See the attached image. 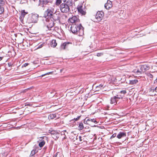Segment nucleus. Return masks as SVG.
Listing matches in <instances>:
<instances>
[{"instance_id":"nucleus-1","label":"nucleus","mask_w":157,"mask_h":157,"mask_svg":"<svg viewBox=\"0 0 157 157\" xmlns=\"http://www.w3.org/2000/svg\"><path fill=\"white\" fill-rule=\"evenodd\" d=\"M63 3L60 5L59 9L61 12L63 13H66L70 11V6L73 4L72 0H64Z\"/></svg>"},{"instance_id":"nucleus-45","label":"nucleus","mask_w":157,"mask_h":157,"mask_svg":"<svg viewBox=\"0 0 157 157\" xmlns=\"http://www.w3.org/2000/svg\"><path fill=\"white\" fill-rule=\"evenodd\" d=\"M3 58V57H0V61H1V60H2Z\"/></svg>"},{"instance_id":"nucleus-11","label":"nucleus","mask_w":157,"mask_h":157,"mask_svg":"<svg viewBox=\"0 0 157 157\" xmlns=\"http://www.w3.org/2000/svg\"><path fill=\"white\" fill-rule=\"evenodd\" d=\"M118 97L117 95L112 97L110 99V103L111 104L115 105L117 103V101L118 100Z\"/></svg>"},{"instance_id":"nucleus-39","label":"nucleus","mask_w":157,"mask_h":157,"mask_svg":"<svg viewBox=\"0 0 157 157\" xmlns=\"http://www.w3.org/2000/svg\"><path fill=\"white\" fill-rule=\"evenodd\" d=\"M43 45H44L43 44H41L39 45L38 47V48H42L43 47Z\"/></svg>"},{"instance_id":"nucleus-48","label":"nucleus","mask_w":157,"mask_h":157,"mask_svg":"<svg viewBox=\"0 0 157 157\" xmlns=\"http://www.w3.org/2000/svg\"><path fill=\"white\" fill-rule=\"evenodd\" d=\"M74 136H75L76 135H74Z\"/></svg>"},{"instance_id":"nucleus-25","label":"nucleus","mask_w":157,"mask_h":157,"mask_svg":"<svg viewBox=\"0 0 157 157\" xmlns=\"http://www.w3.org/2000/svg\"><path fill=\"white\" fill-rule=\"evenodd\" d=\"M78 127L80 130H82L83 128V125L82 123H80L79 124Z\"/></svg>"},{"instance_id":"nucleus-33","label":"nucleus","mask_w":157,"mask_h":157,"mask_svg":"<svg viewBox=\"0 0 157 157\" xmlns=\"http://www.w3.org/2000/svg\"><path fill=\"white\" fill-rule=\"evenodd\" d=\"M103 55V53H97V56H100Z\"/></svg>"},{"instance_id":"nucleus-44","label":"nucleus","mask_w":157,"mask_h":157,"mask_svg":"<svg viewBox=\"0 0 157 157\" xmlns=\"http://www.w3.org/2000/svg\"><path fill=\"white\" fill-rule=\"evenodd\" d=\"M155 92H157V86L155 88Z\"/></svg>"},{"instance_id":"nucleus-41","label":"nucleus","mask_w":157,"mask_h":157,"mask_svg":"<svg viewBox=\"0 0 157 157\" xmlns=\"http://www.w3.org/2000/svg\"><path fill=\"white\" fill-rule=\"evenodd\" d=\"M59 152H57L53 156V157H56V156H57V155L58 154Z\"/></svg>"},{"instance_id":"nucleus-13","label":"nucleus","mask_w":157,"mask_h":157,"mask_svg":"<svg viewBox=\"0 0 157 157\" xmlns=\"http://www.w3.org/2000/svg\"><path fill=\"white\" fill-rule=\"evenodd\" d=\"M141 69V67L140 66V68L135 69L132 71V72L136 73L137 75H141L144 73L143 71Z\"/></svg>"},{"instance_id":"nucleus-31","label":"nucleus","mask_w":157,"mask_h":157,"mask_svg":"<svg viewBox=\"0 0 157 157\" xmlns=\"http://www.w3.org/2000/svg\"><path fill=\"white\" fill-rule=\"evenodd\" d=\"M51 134L53 135H55H55H58V134L57 133V132H56L55 131H52L51 132Z\"/></svg>"},{"instance_id":"nucleus-7","label":"nucleus","mask_w":157,"mask_h":157,"mask_svg":"<svg viewBox=\"0 0 157 157\" xmlns=\"http://www.w3.org/2000/svg\"><path fill=\"white\" fill-rule=\"evenodd\" d=\"M104 15V13L102 11H98L97 12L95 18L99 21H101Z\"/></svg>"},{"instance_id":"nucleus-38","label":"nucleus","mask_w":157,"mask_h":157,"mask_svg":"<svg viewBox=\"0 0 157 157\" xmlns=\"http://www.w3.org/2000/svg\"><path fill=\"white\" fill-rule=\"evenodd\" d=\"M29 64L28 63H25L22 66V67H25L27 66Z\"/></svg>"},{"instance_id":"nucleus-12","label":"nucleus","mask_w":157,"mask_h":157,"mask_svg":"<svg viewBox=\"0 0 157 157\" xmlns=\"http://www.w3.org/2000/svg\"><path fill=\"white\" fill-rule=\"evenodd\" d=\"M41 140H40V142H39V146L40 147H42L45 144V141L44 140V138L46 139V137L45 136H42L40 137V138Z\"/></svg>"},{"instance_id":"nucleus-19","label":"nucleus","mask_w":157,"mask_h":157,"mask_svg":"<svg viewBox=\"0 0 157 157\" xmlns=\"http://www.w3.org/2000/svg\"><path fill=\"white\" fill-rule=\"evenodd\" d=\"M57 44L56 43V40H52L51 42V46L53 48L55 47L57 45Z\"/></svg>"},{"instance_id":"nucleus-34","label":"nucleus","mask_w":157,"mask_h":157,"mask_svg":"<svg viewBox=\"0 0 157 157\" xmlns=\"http://www.w3.org/2000/svg\"><path fill=\"white\" fill-rule=\"evenodd\" d=\"M97 87H98L100 89H102L103 88V86L102 84H100Z\"/></svg>"},{"instance_id":"nucleus-8","label":"nucleus","mask_w":157,"mask_h":157,"mask_svg":"<svg viewBox=\"0 0 157 157\" xmlns=\"http://www.w3.org/2000/svg\"><path fill=\"white\" fill-rule=\"evenodd\" d=\"M77 9L79 13L82 15H84L86 13V11L85 10V7L82 6H78Z\"/></svg>"},{"instance_id":"nucleus-36","label":"nucleus","mask_w":157,"mask_h":157,"mask_svg":"<svg viewBox=\"0 0 157 157\" xmlns=\"http://www.w3.org/2000/svg\"><path fill=\"white\" fill-rule=\"evenodd\" d=\"M78 137V139L80 142H82V137L81 136H79Z\"/></svg>"},{"instance_id":"nucleus-16","label":"nucleus","mask_w":157,"mask_h":157,"mask_svg":"<svg viewBox=\"0 0 157 157\" xmlns=\"http://www.w3.org/2000/svg\"><path fill=\"white\" fill-rule=\"evenodd\" d=\"M140 67H141V69L144 72L149 70L150 68L149 66L146 65H142Z\"/></svg>"},{"instance_id":"nucleus-5","label":"nucleus","mask_w":157,"mask_h":157,"mask_svg":"<svg viewBox=\"0 0 157 157\" xmlns=\"http://www.w3.org/2000/svg\"><path fill=\"white\" fill-rule=\"evenodd\" d=\"M68 21L69 22L72 23V25H77L80 24V20L78 17L76 16H73L70 18Z\"/></svg>"},{"instance_id":"nucleus-24","label":"nucleus","mask_w":157,"mask_h":157,"mask_svg":"<svg viewBox=\"0 0 157 157\" xmlns=\"http://www.w3.org/2000/svg\"><path fill=\"white\" fill-rule=\"evenodd\" d=\"M117 97H118V98L119 99L122 98L124 96V94H121L120 93H119L118 94L116 95Z\"/></svg>"},{"instance_id":"nucleus-37","label":"nucleus","mask_w":157,"mask_h":157,"mask_svg":"<svg viewBox=\"0 0 157 157\" xmlns=\"http://www.w3.org/2000/svg\"><path fill=\"white\" fill-rule=\"evenodd\" d=\"M8 65L9 67H10L12 66L13 64L11 63L10 62L8 63Z\"/></svg>"},{"instance_id":"nucleus-47","label":"nucleus","mask_w":157,"mask_h":157,"mask_svg":"<svg viewBox=\"0 0 157 157\" xmlns=\"http://www.w3.org/2000/svg\"><path fill=\"white\" fill-rule=\"evenodd\" d=\"M73 140H74V141H75V140H74V139H73Z\"/></svg>"},{"instance_id":"nucleus-46","label":"nucleus","mask_w":157,"mask_h":157,"mask_svg":"<svg viewBox=\"0 0 157 157\" xmlns=\"http://www.w3.org/2000/svg\"><path fill=\"white\" fill-rule=\"evenodd\" d=\"M62 70H60V71L61 72L62 71Z\"/></svg>"},{"instance_id":"nucleus-22","label":"nucleus","mask_w":157,"mask_h":157,"mask_svg":"<svg viewBox=\"0 0 157 157\" xmlns=\"http://www.w3.org/2000/svg\"><path fill=\"white\" fill-rule=\"evenodd\" d=\"M5 4V1L4 0H0V7H4Z\"/></svg>"},{"instance_id":"nucleus-20","label":"nucleus","mask_w":157,"mask_h":157,"mask_svg":"<svg viewBox=\"0 0 157 157\" xmlns=\"http://www.w3.org/2000/svg\"><path fill=\"white\" fill-rule=\"evenodd\" d=\"M56 117V114H51L48 116L49 119H53Z\"/></svg>"},{"instance_id":"nucleus-15","label":"nucleus","mask_w":157,"mask_h":157,"mask_svg":"<svg viewBox=\"0 0 157 157\" xmlns=\"http://www.w3.org/2000/svg\"><path fill=\"white\" fill-rule=\"evenodd\" d=\"M70 44L69 42H66L63 43L60 45V48L61 50H63L65 49L67 47L68 44Z\"/></svg>"},{"instance_id":"nucleus-9","label":"nucleus","mask_w":157,"mask_h":157,"mask_svg":"<svg viewBox=\"0 0 157 157\" xmlns=\"http://www.w3.org/2000/svg\"><path fill=\"white\" fill-rule=\"evenodd\" d=\"M60 15L59 13L55 12L50 18H52L54 21H59L60 19Z\"/></svg>"},{"instance_id":"nucleus-23","label":"nucleus","mask_w":157,"mask_h":157,"mask_svg":"<svg viewBox=\"0 0 157 157\" xmlns=\"http://www.w3.org/2000/svg\"><path fill=\"white\" fill-rule=\"evenodd\" d=\"M86 121H91V122H94L95 124H97V121L94 118H93V119H90V118L86 120Z\"/></svg>"},{"instance_id":"nucleus-30","label":"nucleus","mask_w":157,"mask_h":157,"mask_svg":"<svg viewBox=\"0 0 157 157\" xmlns=\"http://www.w3.org/2000/svg\"><path fill=\"white\" fill-rule=\"evenodd\" d=\"M52 137L55 140H56L59 137L57 136V135H55L52 136Z\"/></svg>"},{"instance_id":"nucleus-4","label":"nucleus","mask_w":157,"mask_h":157,"mask_svg":"<svg viewBox=\"0 0 157 157\" xmlns=\"http://www.w3.org/2000/svg\"><path fill=\"white\" fill-rule=\"evenodd\" d=\"M44 22L45 24H47V27L48 30H52V29L54 26V22L51 20H50L49 19H46L44 18L43 19Z\"/></svg>"},{"instance_id":"nucleus-43","label":"nucleus","mask_w":157,"mask_h":157,"mask_svg":"<svg viewBox=\"0 0 157 157\" xmlns=\"http://www.w3.org/2000/svg\"><path fill=\"white\" fill-rule=\"evenodd\" d=\"M79 136H78V135L77 136H76V137H75V140H78V137H79Z\"/></svg>"},{"instance_id":"nucleus-2","label":"nucleus","mask_w":157,"mask_h":157,"mask_svg":"<svg viewBox=\"0 0 157 157\" xmlns=\"http://www.w3.org/2000/svg\"><path fill=\"white\" fill-rule=\"evenodd\" d=\"M71 30L73 33L76 34L79 36H82L84 34V28L80 23L71 25Z\"/></svg>"},{"instance_id":"nucleus-18","label":"nucleus","mask_w":157,"mask_h":157,"mask_svg":"<svg viewBox=\"0 0 157 157\" xmlns=\"http://www.w3.org/2000/svg\"><path fill=\"white\" fill-rule=\"evenodd\" d=\"M27 13H26L25 12V10H24L21 12V15L20 16L19 18L20 19L21 21H23V19L25 17V15Z\"/></svg>"},{"instance_id":"nucleus-29","label":"nucleus","mask_w":157,"mask_h":157,"mask_svg":"<svg viewBox=\"0 0 157 157\" xmlns=\"http://www.w3.org/2000/svg\"><path fill=\"white\" fill-rule=\"evenodd\" d=\"M120 93L121 94H124L125 95V94H126V90H122V91H120V93Z\"/></svg>"},{"instance_id":"nucleus-42","label":"nucleus","mask_w":157,"mask_h":157,"mask_svg":"<svg viewBox=\"0 0 157 157\" xmlns=\"http://www.w3.org/2000/svg\"><path fill=\"white\" fill-rule=\"evenodd\" d=\"M155 90V89H150V92H153Z\"/></svg>"},{"instance_id":"nucleus-6","label":"nucleus","mask_w":157,"mask_h":157,"mask_svg":"<svg viewBox=\"0 0 157 157\" xmlns=\"http://www.w3.org/2000/svg\"><path fill=\"white\" fill-rule=\"evenodd\" d=\"M55 13L54 9L51 7H49L45 12V13L47 14V16L50 18H51V17Z\"/></svg>"},{"instance_id":"nucleus-28","label":"nucleus","mask_w":157,"mask_h":157,"mask_svg":"<svg viewBox=\"0 0 157 157\" xmlns=\"http://www.w3.org/2000/svg\"><path fill=\"white\" fill-rule=\"evenodd\" d=\"M146 75L147 76L149 77V78H152L153 77V76L152 75H151V73L149 72H147L146 73Z\"/></svg>"},{"instance_id":"nucleus-26","label":"nucleus","mask_w":157,"mask_h":157,"mask_svg":"<svg viewBox=\"0 0 157 157\" xmlns=\"http://www.w3.org/2000/svg\"><path fill=\"white\" fill-rule=\"evenodd\" d=\"M4 11V7H0V15L3 13Z\"/></svg>"},{"instance_id":"nucleus-17","label":"nucleus","mask_w":157,"mask_h":157,"mask_svg":"<svg viewBox=\"0 0 157 157\" xmlns=\"http://www.w3.org/2000/svg\"><path fill=\"white\" fill-rule=\"evenodd\" d=\"M126 136V134L125 132H120L117 136V137L118 139H121L122 138L125 137Z\"/></svg>"},{"instance_id":"nucleus-10","label":"nucleus","mask_w":157,"mask_h":157,"mask_svg":"<svg viewBox=\"0 0 157 157\" xmlns=\"http://www.w3.org/2000/svg\"><path fill=\"white\" fill-rule=\"evenodd\" d=\"M52 0H40V5L43 7L49 3H51Z\"/></svg>"},{"instance_id":"nucleus-27","label":"nucleus","mask_w":157,"mask_h":157,"mask_svg":"<svg viewBox=\"0 0 157 157\" xmlns=\"http://www.w3.org/2000/svg\"><path fill=\"white\" fill-rule=\"evenodd\" d=\"M61 2H62L61 0H56V5L58 6L59 5H60V4L61 3Z\"/></svg>"},{"instance_id":"nucleus-21","label":"nucleus","mask_w":157,"mask_h":157,"mask_svg":"<svg viewBox=\"0 0 157 157\" xmlns=\"http://www.w3.org/2000/svg\"><path fill=\"white\" fill-rule=\"evenodd\" d=\"M138 81L137 79L129 80V84L130 85H134L137 83Z\"/></svg>"},{"instance_id":"nucleus-3","label":"nucleus","mask_w":157,"mask_h":157,"mask_svg":"<svg viewBox=\"0 0 157 157\" xmlns=\"http://www.w3.org/2000/svg\"><path fill=\"white\" fill-rule=\"evenodd\" d=\"M39 15L36 13H32L29 17L28 20L30 23H36L38 20Z\"/></svg>"},{"instance_id":"nucleus-40","label":"nucleus","mask_w":157,"mask_h":157,"mask_svg":"<svg viewBox=\"0 0 157 157\" xmlns=\"http://www.w3.org/2000/svg\"><path fill=\"white\" fill-rule=\"evenodd\" d=\"M80 117H81L80 116H78L77 117L75 118H74V119L76 121H78L79 119L80 118Z\"/></svg>"},{"instance_id":"nucleus-14","label":"nucleus","mask_w":157,"mask_h":157,"mask_svg":"<svg viewBox=\"0 0 157 157\" xmlns=\"http://www.w3.org/2000/svg\"><path fill=\"white\" fill-rule=\"evenodd\" d=\"M112 6V2L109 0H108L107 3L105 4V7L107 10L109 9Z\"/></svg>"},{"instance_id":"nucleus-32","label":"nucleus","mask_w":157,"mask_h":157,"mask_svg":"<svg viewBox=\"0 0 157 157\" xmlns=\"http://www.w3.org/2000/svg\"><path fill=\"white\" fill-rule=\"evenodd\" d=\"M52 73V72H48V73H47L45 74H43V75H41V77H43V76L45 75H49V74H51V73Z\"/></svg>"},{"instance_id":"nucleus-35","label":"nucleus","mask_w":157,"mask_h":157,"mask_svg":"<svg viewBox=\"0 0 157 157\" xmlns=\"http://www.w3.org/2000/svg\"><path fill=\"white\" fill-rule=\"evenodd\" d=\"M116 134L115 133L112 135V136L111 137V138H113L115 137L116 136Z\"/></svg>"}]
</instances>
